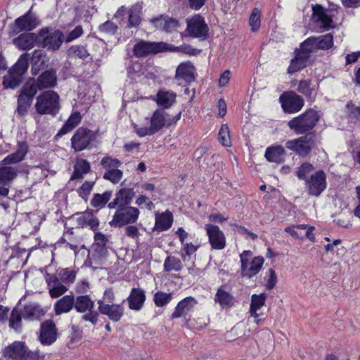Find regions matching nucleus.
<instances>
[{
    "mask_svg": "<svg viewBox=\"0 0 360 360\" xmlns=\"http://www.w3.org/2000/svg\"><path fill=\"white\" fill-rule=\"evenodd\" d=\"M321 118V114L315 108L306 110L303 113L291 119L288 122V127L298 135H305L311 133L317 125Z\"/></svg>",
    "mask_w": 360,
    "mask_h": 360,
    "instance_id": "obj_1",
    "label": "nucleus"
},
{
    "mask_svg": "<svg viewBox=\"0 0 360 360\" xmlns=\"http://www.w3.org/2000/svg\"><path fill=\"white\" fill-rule=\"evenodd\" d=\"M4 357L11 360H44L45 355L39 350H30L25 342L14 341L2 351Z\"/></svg>",
    "mask_w": 360,
    "mask_h": 360,
    "instance_id": "obj_2",
    "label": "nucleus"
},
{
    "mask_svg": "<svg viewBox=\"0 0 360 360\" xmlns=\"http://www.w3.org/2000/svg\"><path fill=\"white\" fill-rule=\"evenodd\" d=\"M59 95L53 90L42 92L37 97L36 112L41 115L56 116L60 109Z\"/></svg>",
    "mask_w": 360,
    "mask_h": 360,
    "instance_id": "obj_3",
    "label": "nucleus"
},
{
    "mask_svg": "<svg viewBox=\"0 0 360 360\" xmlns=\"http://www.w3.org/2000/svg\"><path fill=\"white\" fill-rule=\"evenodd\" d=\"M39 44L49 51H58L65 41V35L60 30L44 27L39 30Z\"/></svg>",
    "mask_w": 360,
    "mask_h": 360,
    "instance_id": "obj_4",
    "label": "nucleus"
},
{
    "mask_svg": "<svg viewBox=\"0 0 360 360\" xmlns=\"http://www.w3.org/2000/svg\"><path fill=\"white\" fill-rule=\"evenodd\" d=\"M75 309L79 313L84 314L81 320L91 323L93 326L98 323L99 312L94 310L95 302L89 295H79L75 299Z\"/></svg>",
    "mask_w": 360,
    "mask_h": 360,
    "instance_id": "obj_5",
    "label": "nucleus"
},
{
    "mask_svg": "<svg viewBox=\"0 0 360 360\" xmlns=\"http://www.w3.org/2000/svg\"><path fill=\"white\" fill-rule=\"evenodd\" d=\"M316 135L314 133H309L297 139L287 141L285 146L299 156L307 157L316 146Z\"/></svg>",
    "mask_w": 360,
    "mask_h": 360,
    "instance_id": "obj_6",
    "label": "nucleus"
},
{
    "mask_svg": "<svg viewBox=\"0 0 360 360\" xmlns=\"http://www.w3.org/2000/svg\"><path fill=\"white\" fill-rule=\"evenodd\" d=\"M116 211L109 222L111 227L121 228L137 221L140 211L131 205L115 208Z\"/></svg>",
    "mask_w": 360,
    "mask_h": 360,
    "instance_id": "obj_7",
    "label": "nucleus"
},
{
    "mask_svg": "<svg viewBox=\"0 0 360 360\" xmlns=\"http://www.w3.org/2000/svg\"><path fill=\"white\" fill-rule=\"evenodd\" d=\"M96 136L95 131L86 127H79L71 138V146L75 152L91 149Z\"/></svg>",
    "mask_w": 360,
    "mask_h": 360,
    "instance_id": "obj_8",
    "label": "nucleus"
},
{
    "mask_svg": "<svg viewBox=\"0 0 360 360\" xmlns=\"http://www.w3.org/2000/svg\"><path fill=\"white\" fill-rule=\"evenodd\" d=\"M252 256L250 250H244L240 255L241 263V276L251 278L257 275L261 270L264 262V257L262 256L255 257L251 262H249L250 258Z\"/></svg>",
    "mask_w": 360,
    "mask_h": 360,
    "instance_id": "obj_9",
    "label": "nucleus"
},
{
    "mask_svg": "<svg viewBox=\"0 0 360 360\" xmlns=\"http://www.w3.org/2000/svg\"><path fill=\"white\" fill-rule=\"evenodd\" d=\"M108 239L106 236L101 233L97 232L94 235V243L92 244L91 249L89 250V254L96 264H104L108 258V251L106 247Z\"/></svg>",
    "mask_w": 360,
    "mask_h": 360,
    "instance_id": "obj_10",
    "label": "nucleus"
},
{
    "mask_svg": "<svg viewBox=\"0 0 360 360\" xmlns=\"http://www.w3.org/2000/svg\"><path fill=\"white\" fill-rule=\"evenodd\" d=\"M284 112L289 114L297 113L304 105V98L294 91H284L279 97Z\"/></svg>",
    "mask_w": 360,
    "mask_h": 360,
    "instance_id": "obj_11",
    "label": "nucleus"
},
{
    "mask_svg": "<svg viewBox=\"0 0 360 360\" xmlns=\"http://www.w3.org/2000/svg\"><path fill=\"white\" fill-rule=\"evenodd\" d=\"M333 17L331 11L325 8L321 4L312 6L311 18L322 31H328L335 27Z\"/></svg>",
    "mask_w": 360,
    "mask_h": 360,
    "instance_id": "obj_12",
    "label": "nucleus"
},
{
    "mask_svg": "<svg viewBox=\"0 0 360 360\" xmlns=\"http://www.w3.org/2000/svg\"><path fill=\"white\" fill-rule=\"evenodd\" d=\"M326 174L323 170H318L305 181V189L309 195L319 197L326 188Z\"/></svg>",
    "mask_w": 360,
    "mask_h": 360,
    "instance_id": "obj_13",
    "label": "nucleus"
},
{
    "mask_svg": "<svg viewBox=\"0 0 360 360\" xmlns=\"http://www.w3.org/2000/svg\"><path fill=\"white\" fill-rule=\"evenodd\" d=\"M37 18L29 11L24 15L17 18L11 25L12 34H18L21 32H30L39 25Z\"/></svg>",
    "mask_w": 360,
    "mask_h": 360,
    "instance_id": "obj_14",
    "label": "nucleus"
},
{
    "mask_svg": "<svg viewBox=\"0 0 360 360\" xmlns=\"http://www.w3.org/2000/svg\"><path fill=\"white\" fill-rule=\"evenodd\" d=\"M149 22L158 30L171 33L180 27L179 21L165 14L159 15L149 19Z\"/></svg>",
    "mask_w": 360,
    "mask_h": 360,
    "instance_id": "obj_15",
    "label": "nucleus"
},
{
    "mask_svg": "<svg viewBox=\"0 0 360 360\" xmlns=\"http://www.w3.org/2000/svg\"><path fill=\"white\" fill-rule=\"evenodd\" d=\"M186 30L189 36L193 38L205 39L209 34V27L204 18L200 15H195L191 21L188 22Z\"/></svg>",
    "mask_w": 360,
    "mask_h": 360,
    "instance_id": "obj_16",
    "label": "nucleus"
},
{
    "mask_svg": "<svg viewBox=\"0 0 360 360\" xmlns=\"http://www.w3.org/2000/svg\"><path fill=\"white\" fill-rule=\"evenodd\" d=\"M97 304L99 315L107 316L113 322L120 321L124 315V308L122 304H105L101 300H97Z\"/></svg>",
    "mask_w": 360,
    "mask_h": 360,
    "instance_id": "obj_17",
    "label": "nucleus"
},
{
    "mask_svg": "<svg viewBox=\"0 0 360 360\" xmlns=\"http://www.w3.org/2000/svg\"><path fill=\"white\" fill-rule=\"evenodd\" d=\"M58 337V330L53 320H46L41 323L39 340L43 345H51Z\"/></svg>",
    "mask_w": 360,
    "mask_h": 360,
    "instance_id": "obj_18",
    "label": "nucleus"
},
{
    "mask_svg": "<svg viewBox=\"0 0 360 360\" xmlns=\"http://www.w3.org/2000/svg\"><path fill=\"white\" fill-rule=\"evenodd\" d=\"M205 229L212 249L221 250L226 247L225 235L218 226L207 224L205 225Z\"/></svg>",
    "mask_w": 360,
    "mask_h": 360,
    "instance_id": "obj_19",
    "label": "nucleus"
},
{
    "mask_svg": "<svg viewBox=\"0 0 360 360\" xmlns=\"http://www.w3.org/2000/svg\"><path fill=\"white\" fill-rule=\"evenodd\" d=\"M134 196L135 192L134 188H121L116 192L113 200L108 202V207L112 210L129 206L131 205Z\"/></svg>",
    "mask_w": 360,
    "mask_h": 360,
    "instance_id": "obj_20",
    "label": "nucleus"
},
{
    "mask_svg": "<svg viewBox=\"0 0 360 360\" xmlns=\"http://www.w3.org/2000/svg\"><path fill=\"white\" fill-rule=\"evenodd\" d=\"M18 170L11 166L0 167V196H7L11 182L17 176Z\"/></svg>",
    "mask_w": 360,
    "mask_h": 360,
    "instance_id": "obj_21",
    "label": "nucleus"
},
{
    "mask_svg": "<svg viewBox=\"0 0 360 360\" xmlns=\"http://www.w3.org/2000/svg\"><path fill=\"white\" fill-rule=\"evenodd\" d=\"M51 297L57 298L65 294L68 288L59 280L56 274L46 273L44 276Z\"/></svg>",
    "mask_w": 360,
    "mask_h": 360,
    "instance_id": "obj_22",
    "label": "nucleus"
},
{
    "mask_svg": "<svg viewBox=\"0 0 360 360\" xmlns=\"http://www.w3.org/2000/svg\"><path fill=\"white\" fill-rule=\"evenodd\" d=\"M35 82L39 90L56 87L58 84L56 70L53 68L44 70L35 79Z\"/></svg>",
    "mask_w": 360,
    "mask_h": 360,
    "instance_id": "obj_23",
    "label": "nucleus"
},
{
    "mask_svg": "<svg viewBox=\"0 0 360 360\" xmlns=\"http://www.w3.org/2000/svg\"><path fill=\"white\" fill-rule=\"evenodd\" d=\"M158 42L141 40L133 47V54L136 58H144L158 53Z\"/></svg>",
    "mask_w": 360,
    "mask_h": 360,
    "instance_id": "obj_24",
    "label": "nucleus"
},
{
    "mask_svg": "<svg viewBox=\"0 0 360 360\" xmlns=\"http://www.w3.org/2000/svg\"><path fill=\"white\" fill-rule=\"evenodd\" d=\"M197 304L198 301L194 297L191 296L185 297L176 304L174 312L171 315V319L186 318V316L193 311Z\"/></svg>",
    "mask_w": 360,
    "mask_h": 360,
    "instance_id": "obj_25",
    "label": "nucleus"
},
{
    "mask_svg": "<svg viewBox=\"0 0 360 360\" xmlns=\"http://www.w3.org/2000/svg\"><path fill=\"white\" fill-rule=\"evenodd\" d=\"M39 32L37 34L25 32L13 39V43L20 50H30L34 46L35 42L39 44Z\"/></svg>",
    "mask_w": 360,
    "mask_h": 360,
    "instance_id": "obj_26",
    "label": "nucleus"
},
{
    "mask_svg": "<svg viewBox=\"0 0 360 360\" xmlns=\"http://www.w3.org/2000/svg\"><path fill=\"white\" fill-rule=\"evenodd\" d=\"M145 290L139 288H133L127 297L129 308L134 311H139L146 301Z\"/></svg>",
    "mask_w": 360,
    "mask_h": 360,
    "instance_id": "obj_27",
    "label": "nucleus"
},
{
    "mask_svg": "<svg viewBox=\"0 0 360 360\" xmlns=\"http://www.w3.org/2000/svg\"><path fill=\"white\" fill-rule=\"evenodd\" d=\"M228 285L220 286L215 294L214 302L222 308H231L236 302L234 297L228 291Z\"/></svg>",
    "mask_w": 360,
    "mask_h": 360,
    "instance_id": "obj_28",
    "label": "nucleus"
},
{
    "mask_svg": "<svg viewBox=\"0 0 360 360\" xmlns=\"http://www.w3.org/2000/svg\"><path fill=\"white\" fill-rule=\"evenodd\" d=\"M195 67L190 61L180 63L175 74L176 79H183L187 83H191L195 81Z\"/></svg>",
    "mask_w": 360,
    "mask_h": 360,
    "instance_id": "obj_29",
    "label": "nucleus"
},
{
    "mask_svg": "<svg viewBox=\"0 0 360 360\" xmlns=\"http://www.w3.org/2000/svg\"><path fill=\"white\" fill-rule=\"evenodd\" d=\"M28 152V144L25 141L18 143L16 151L7 155L3 160L2 164L7 165L15 164L25 159Z\"/></svg>",
    "mask_w": 360,
    "mask_h": 360,
    "instance_id": "obj_30",
    "label": "nucleus"
},
{
    "mask_svg": "<svg viewBox=\"0 0 360 360\" xmlns=\"http://www.w3.org/2000/svg\"><path fill=\"white\" fill-rule=\"evenodd\" d=\"M142 6L140 3H136L131 6L127 11V20L125 22V27L131 29L137 28L141 22Z\"/></svg>",
    "mask_w": 360,
    "mask_h": 360,
    "instance_id": "obj_31",
    "label": "nucleus"
},
{
    "mask_svg": "<svg viewBox=\"0 0 360 360\" xmlns=\"http://www.w3.org/2000/svg\"><path fill=\"white\" fill-rule=\"evenodd\" d=\"M286 152L281 145H273L266 148L264 157L270 162L282 163L285 161Z\"/></svg>",
    "mask_w": 360,
    "mask_h": 360,
    "instance_id": "obj_32",
    "label": "nucleus"
},
{
    "mask_svg": "<svg viewBox=\"0 0 360 360\" xmlns=\"http://www.w3.org/2000/svg\"><path fill=\"white\" fill-rule=\"evenodd\" d=\"M47 63L46 54L41 50H34L31 58V72L33 75L39 74L41 70H43Z\"/></svg>",
    "mask_w": 360,
    "mask_h": 360,
    "instance_id": "obj_33",
    "label": "nucleus"
},
{
    "mask_svg": "<svg viewBox=\"0 0 360 360\" xmlns=\"http://www.w3.org/2000/svg\"><path fill=\"white\" fill-rule=\"evenodd\" d=\"M75 297L73 295H65L59 299L54 304L56 315L68 313L75 308Z\"/></svg>",
    "mask_w": 360,
    "mask_h": 360,
    "instance_id": "obj_34",
    "label": "nucleus"
},
{
    "mask_svg": "<svg viewBox=\"0 0 360 360\" xmlns=\"http://www.w3.org/2000/svg\"><path fill=\"white\" fill-rule=\"evenodd\" d=\"M176 94L172 91L160 90L155 100L159 106L169 108L176 101Z\"/></svg>",
    "mask_w": 360,
    "mask_h": 360,
    "instance_id": "obj_35",
    "label": "nucleus"
},
{
    "mask_svg": "<svg viewBox=\"0 0 360 360\" xmlns=\"http://www.w3.org/2000/svg\"><path fill=\"white\" fill-rule=\"evenodd\" d=\"M82 117L79 112H75L68 117L66 122L64 123L60 129L58 131L56 135V138L62 137L65 134L71 131L75 128L81 122Z\"/></svg>",
    "mask_w": 360,
    "mask_h": 360,
    "instance_id": "obj_36",
    "label": "nucleus"
},
{
    "mask_svg": "<svg viewBox=\"0 0 360 360\" xmlns=\"http://www.w3.org/2000/svg\"><path fill=\"white\" fill-rule=\"evenodd\" d=\"M166 112L164 109L156 110L150 118V127L155 133L158 132L166 124L167 120L165 118Z\"/></svg>",
    "mask_w": 360,
    "mask_h": 360,
    "instance_id": "obj_37",
    "label": "nucleus"
},
{
    "mask_svg": "<svg viewBox=\"0 0 360 360\" xmlns=\"http://www.w3.org/2000/svg\"><path fill=\"white\" fill-rule=\"evenodd\" d=\"M173 215L171 212L166 210L160 215H156L155 227L160 231L168 230L172 225Z\"/></svg>",
    "mask_w": 360,
    "mask_h": 360,
    "instance_id": "obj_38",
    "label": "nucleus"
},
{
    "mask_svg": "<svg viewBox=\"0 0 360 360\" xmlns=\"http://www.w3.org/2000/svg\"><path fill=\"white\" fill-rule=\"evenodd\" d=\"M22 315L24 319L37 320L44 315V311L39 304H29L24 307Z\"/></svg>",
    "mask_w": 360,
    "mask_h": 360,
    "instance_id": "obj_39",
    "label": "nucleus"
},
{
    "mask_svg": "<svg viewBox=\"0 0 360 360\" xmlns=\"http://www.w3.org/2000/svg\"><path fill=\"white\" fill-rule=\"evenodd\" d=\"M29 68V54H22L14 65L9 69L10 73L14 72L23 77Z\"/></svg>",
    "mask_w": 360,
    "mask_h": 360,
    "instance_id": "obj_40",
    "label": "nucleus"
},
{
    "mask_svg": "<svg viewBox=\"0 0 360 360\" xmlns=\"http://www.w3.org/2000/svg\"><path fill=\"white\" fill-rule=\"evenodd\" d=\"M91 169L90 164L86 160H78L74 166V171L70 179H83L84 174H87Z\"/></svg>",
    "mask_w": 360,
    "mask_h": 360,
    "instance_id": "obj_41",
    "label": "nucleus"
},
{
    "mask_svg": "<svg viewBox=\"0 0 360 360\" xmlns=\"http://www.w3.org/2000/svg\"><path fill=\"white\" fill-rule=\"evenodd\" d=\"M112 194V191H106L102 194L95 193L90 204L93 207L97 208L96 212H98L100 209L105 207L111 198Z\"/></svg>",
    "mask_w": 360,
    "mask_h": 360,
    "instance_id": "obj_42",
    "label": "nucleus"
},
{
    "mask_svg": "<svg viewBox=\"0 0 360 360\" xmlns=\"http://www.w3.org/2000/svg\"><path fill=\"white\" fill-rule=\"evenodd\" d=\"M33 99L26 97L20 94L17 98V108L15 113L18 117H25L28 112V109L32 103Z\"/></svg>",
    "mask_w": 360,
    "mask_h": 360,
    "instance_id": "obj_43",
    "label": "nucleus"
},
{
    "mask_svg": "<svg viewBox=\"0 0 360 360\" xmlns=\"http://www.w3.org/2000/svg\"><path fill=\"white\" fill-rule=\"evenodd\" d=\"M38 90L37 84L34 77L29 78L20 89L19 94L25 96L27 98L34 99Z\"/></svg>",
    "mask_w": 360,
    "mask_h": 360,
    "instance_id": "obj_44",
    "label": "nucleus"
},
{
    "mask_svg": "<svg viewBox=\"0 0 360 360\" xmlns=\"http://www.w3.org/2000/svg\"><path fill=\"white\" fill-rule=\"evenodd\" d=\"M313 37L317 50H328L333 46V35L331 33Z\"/></svg>",
    "mask_w": 360,
    "mask_h": 360,
    "instance_id": "obj_45",
    "label": "nucleus"
},
{
    "mask_svg": "<svg viewBox=\"0 0 360 360\" xmlns=\"http://www.w3.org/2000/svg\"><path fill=\"white\" fill-rule=\"evenodd\" d=\"M23 80V77L19 76L14 72L10 73V70L8 71V75L3 77L2 85L4 88L14 89L20 86Z\"/></svg>",
    "mask_w": 360,
    "mask_h": 360,
    "instance_id": "obj_46",
    "label": "nucleus"
},
{
    "mask_svg": "<svg viewBox=\"0 0 360 360\" xmlns=\"http://www.w3.org/2000/svg\"><path fill=\"white\" fill-rule=\"evenodd\" d=\"M266 299V295L265 293H261L259 295L253 294L251 296L250 313L252 316H253L255 317L258 316V314L257 313V311L262 306L264 305Z\"/></svg>",
    "mask_w": 360,
    "mask_h": 360,
    "instance_id": "obj_47",
    "label": "nucleus"
},
{
    "mask_svg": "<svg viewBox=\"0 0 360 360\" xmlns=\"http://www.w3.org/2000/svg\"><path fill=\"white\" fill-rule=\"evenodd\" d=\"M57 276L63 283L69 284L74 283L77 271L69 268H58L57 269Z\"/></svg>",
    "mask_w": 360,
    "mask_h": 360,
    "instance_id": "obj_48",
    "label": "nucleus"
},
{
    "mask_svg": "<svg viewBox=\"0 0 360 360\" xmlns=\"http://www.w3.org/2000/svg\"><path fill=\"white\" fill-rule=\"evenodd\" d=\"M199 245H195L192 243H186L182 245L180 251V256L184 262L191 260L192 255L195 257V252L198 250Z\"/></svg>",
    "mask_w": 360,
    "mask_h": 360,
    "instance_id": "obj_49",
    "label": "nucleus"
},
{
    "mask_svg": "<svg viewBox=\"0 0 360 360\" xmlns=\"http://www.w3.org/2000/svg\"><path fill=\"white\" fill-rule=\"evenodd\" d=\"M182 268L181 260L173 256H168L164 262V270L167 272L179 271Z\"/></svg>",
    "mask_w": 360,
    "mask_h": 360,
    "instance_id": "obj_50",
    "label": "nucleus"
},
{
    "mask_svg": "<svg viewBox=\"0 0 360 360\" xmlns=\"http://www.w3.org/2000/svg\"><path fill=\"white\" fill-rule=\"evenodd\" d=\"M172 300V294L158 291L153 295V302L156 307L166 306Z\"/></svg>",
    "mask_w": 360,
    "mask_h": 360,
    "instance_id": "obj_51",
    "label": "nucleus"
},
{
    "mask_svg": "<svg viewBox=\"0 0 360 360\" xmlns=\"http://www.w3.org/2000/svg\"><path fill=\"white\" fill-rule=\"evenodd\" d=\"M261 12L259 8H255L249 18V25L251 27L252 32H256L259 30L261 25Z\"/></svg>",
    "mask_w": 360,
    "mask_h": 360,
    "instance_id": "obj_52",
    "label": "nucleus"
},
{
    "mask_svg": "<svg viewBox=\"0 0 360 360\" xmlns=\"http://www.w3.org/2000/svg\"><path fill=\"white\" fill-rule=\"evenodd\" d=\"M123 172L119 169H112L106 171L103 174V179L108 180L114 184H117L122 179Z\"/></svg>",
    "mask_w": 360,
    "mask_h": 360,
    "instance_id": "obj_53",
    "label": "nucleus"
},
{
    "mask_svg": "<svg viewBox=\"0 0 360 360\" xmlns=\"http://www.w3.org/2000/svg\"><path fill=\"white\" fill-rule=\"evenodd\" d=\"M94 181H84L77 191L79 196L84 199L85 201H86L94 187Z\"/></svg>",
    "mask_w": 360,
    "mask_h": 360,
    "instance_id": "obj_54",
    "label": "nucleus"
},
{
    "mask_svg": "<svg viewBox=\"0 0 360 360\" xmlns=\"http://www.w3.org/2000/svg\"><path fill=\"white\" fill-rule=\"evenodd\" d=\"M68 54L70 56L74 55L76 57H78L82 59H85L89 56V53L86 47L82 45L72 46L68 49Z\"/></svg>",
    "mask_w": 360,
    "mask_h": 360,
    "instance_id": "obj_55",
    "label": "nucleus"
},
{
    "mask_svg": "<svg viewBox=\"0 0 360 360\" xmlns=\"http://www.w3.org/2000/svg\"><path fill=\"white\" fill-rule=\"evenodd\" d=\"M314 169V167L309 162L302 163L298 168L296 172V175L300 180L306 181L307 178V175L309 174Z\"/></svg>",
    "mask_w": 360,
    "mask_h": 360,
    "instance_id": "obj_56",
    "label": "nucleus"
},
{
    "mask_svg": "<svg viewBox=\"0 0 360 360\" xmlns=\"http://www.w3.org/2000/svg\"><path fill=\"white\" fill-rule=\"evenodd\" d=\"M299 49L309 55L316 51L317 49L313 36L308 37L304 41H302L300 44Z\"/></svg>",
    "mask_w": 360,
    "mask_h": 360,
    "instance_id": "obj_57",
    "label": "nucleus"
},
{
    "mask_svg": "<svg viewBox=\"0 0 360 360\" xmlns=\"http://www.w3.org/2000/svg\"><path fill=\"white\" fill-rule=\"evenodd\" d=\"M118 30L117 25L114 22L107 20L105 22L101 24L98 27L100 32H103L110 35H114L117 33Z\"/></svg>",
    "mask_w": 360,
    "mask_h": 360,
    "instance_id": "obj_58",
    "label": "nucleus"
},
{
    "mask_svg": "<svg viewBox=\"0 0 360 360\" xmlns=\"http://www.w3.org/2000/svg\"><path fill=\"white\" fill-rule=\"evenodd\" d=\"M297 91L304 95L307 98H311L313 94V89L311 88V82L309 80L300 81L297 86Z\"/></svg>",
    "mask_w": 360,
    "mask_h": 360,
    "instance_id": "obj_59",
    "label": "nucleus"
},
{
    "mask_svg": "<svg viewBox=\"0 0 360 360\" xmlns=\"http://www.w3.org/2000/svg\"><path fill=\"white\" fill-rule=\"evenodd\" d=\"M101 165L108 171V169H117L122 165V162L116 158L105 156L101 160Z\"/></svg>",
    "mask_w": 360,
    "mask_h": 360,
    "instance_id": "obj_60",
    "label": "nucleus"
},
{
    "mask_svg": "<svg viewBox=\"0 0 360 360\" xmlns=\"http://www.w3.org/2000/svg\"><path fill=\"white\" fill-rule=\"evenodd\" d=\"M219 142L224 146L231 145L229 129L227 124H222L218 134Z\"/></svg>",
    "mask_w": 360,
    "mask_h": 360,
    "instance_id": "obj_61",
    "label": "nucleus"
},
{
    "mask_svg": "<svg viewBox=\"0 0 360 360\" xmlns=\"http://www.w3.org/2000/svg\"><path fill=\"white\" fill-rule=\"evenodd\" d=\"M346 108L349 118L354 120L360 119V106L354 104L352 101H348Z\"/></svg>",
    "mask_w": 360,
    "mask_h": 360,
    "instance_id": "obj_62",
    "label": "nucleus"
},
{
    "mask_svg": "<svg viewBox=\"0 0 360 360\" xmlns=\"http://www.w3.org/2000/svg\"><path fill=\"white\" fill-rule=\"evenodd\" d=\"M22 316L18 311L13 309L9 318V326L15 330L20 326Z\"/></svg>",
    "mask_w": 360,
    "mask_h": 360,
    "instance_id": "obj_63",
    "label": "nucleus"
},
{
    "mask_svg": "<svg viewBox=\"0 0 360 360\" xmlns=\"http://www.w3.org/2000/svg\"><path fill=\"white\" fill-rule=\"evenodd\" d=\"M307 66L308 65H305L304 63L300 62V60H297V58L295 57L294 58L291 59L290 64L287 70V72L290 75H292Z\"/></svg>",
    "mask_w": 360,
    "mask_h": 360,
    "instance_id": "obj_64",
    "label": "nucleus"
}]
</instances>
